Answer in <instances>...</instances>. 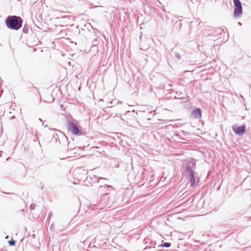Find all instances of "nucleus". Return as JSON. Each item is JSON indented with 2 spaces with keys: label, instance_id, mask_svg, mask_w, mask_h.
Instances as JSON below:
<instances>
[{
  "label": "nucleus",
  "instance_id": "f257e3e1",
  "mask_svg": "<svg viewBox=\"0 0 251 251\" xmlns=\"http://www.w3.org/2000/svg\"><path fill=\"white\" fill-rule=\"evenodd\" d=\"M185 165L186 167L185 174L188 181L187 185L193 186L195 184L197 177V174L193 171V170L195 169V162L193 159H190L187 162Z\"/></svg>",
  "mask_w": 251,
  "mask_h": 251
},
{
  "label": "nucleus",
  "instance_id": "9b49d317",
  "mask_svg": "<svg viewBox=\"0 0 251 251\" xmlns=\"http://www.w3.org/2000/svg\"><path fill=\"white\" fill-rule=\"evenodd\" d=\"M8 238V236L6 237V238L7 239Z\"/></svg>",
  "mask_w": 251,
  "mask_h": 251
},
{
  "label": "nucleus",
  "instance_id": "1a4fd4ad",
  "mask_svg": "<svg viewBox=\"0 0 251 251\" xmlns=\"http://www.w3.org/2000/svg\"><path fill=\"white\" fill-rule=\"evenodd\" d=\"M35 205L34 204H31L30 206V208L31 209H34L35 208Z\"/></svg>",
  "mask_w": 251,
  "mask_h": 251
},
{
  "label": "nucleus",
  "instance_id": "6e6552de",
  "mask_svg": "<svg viewBox=\"0 0 251 251\" xmlns=\"http://www.w3.org/2000/svg\"><path fill=\"white\" fill-rule=\"evenodd\" d=\"M163 246H164V247H165L168 248V247H170L171 244H170V243H165L164 244V245H163Z\"/></svg>",
  "mask_w": 251,
  "mask_h": 251
},
{
  "label": "nucleus",
  "instance_id": "f8f14e48",
  "mask_svg": "<svg viewBox=\"0 0 251 251\" xmlns=\"http://www.w3.org/2000/svg\"><path fill=\"white\" fill-rule=\"evenodd\" d=\"M39 120L42 122V120L41 119H39Z\"/></svg>",
  "mask_w": 251,
  "mask_h": 251
},
{
  "label": "nucleus",
  "instance_id": "423d86ee",
  "mask_svg": "<svg viewBox=\"0 0 251 251\" xmlns=\"http://www.w3.org/2000/svg\"><path fill=\"white\" fill-rule=\"evenodd\" d=\"M192 116L196 119H199L201 116V110L200 108H196L194 109L192 113Z\"/></svg>",
  "mask_w": 251,
  "mask_h": 251
},
{
  "label": "nucleus",
  "instance_id": "39448f33",
  "mask_svg": "<svg viewBox=\"0 0 251 251\" xmlns=\"http://www.w3.org/2000/svg\"><path fill=\"white\" fill-rule=\"evenodd\" d=\"M232 128L234 132L239 135H243L245 131V126L244 125L238 126L237 125H234L232 126Z\"/></svg>",
  "mask_w": 251,
  "mask_h": 251
},
{
  "label": "nucleus",
  "instance_id": "20e7f679",
  "mask_svg": "<svg viewBox=\"0 0 251 251\" xmlns=\"http://www.w3.org/2000/svg\"><path fill=\"white\" fill-rule=\"evenodd\" d=\"M77 124L76 121H72L69 123V129L75 135H77L79 132Z\"/></svg>",
  "mask_w": 251,
  "mask_h": 251
},
{
  "label": "nucleus",
  "instance_id": "f03ea898",
  "mask_svg": "<svg viewBox=\"0 0 251 251\" xmlns=\"http://www.w3.org/2000/svg\"><path fill=\"white\" fill-rule=\"evenodd\" d=\"M7 27L10 29L18 30L22 25V19L16 16H8L5 20Z\"/></svg>",
  "mask_w": 251,
  "mask_h": 251
},
{
  "label": "nucleus",
  "instance_id": "0eeeda50",
  "mask_svg": "<svg viewBox=\"0 0 251 251\" xmlns=\"http://www.w3.org/2000/svg\"><path fill=\"white\" fill-rule=\"evenodd\" d=\"M9 244L11 246H14L15 245V241L12 240L9 241Z\"/></svg>",
  "mask_w": 251,
  "mask_h": 251
},
{
  "label": "nucleus",
  "instance_id": "9d476101",
  "mask_svg": "<svg viewBox=\"0 0 251 251\" xmlns=\"http://www.w3.org/2000/svg\"><path fill=\"white\" fill-rule=\"evenodd\" d=\"M238 24H239V25H241V24L240 22H239V23H238Z\"/></svg>",
  "mask_w": 251,
  "mask_h": 251
},
{
  "label": "nucleus",
  "instance_id": "7ed1b4c3",
  "mask_svg": "<svg viewBox=\"0 0 251 251\" xmlns=\"http://www.w3.org/2000/svg\"><path fill=\"white\" fill-rule=\"evenodd\" d=\"M234 4V14L235 17H240L242 13V7L239 0H233Z\"/></svg>",
  "mask_w": 251,
  "mask_h": 251
}]
</instances>
